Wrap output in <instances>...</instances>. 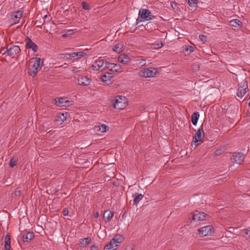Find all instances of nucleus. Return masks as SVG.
Wrapping results in <instances>:
<instances>
[{"label": "nucleus", "instance_id": "1", "mask_svg": "<svg viewBox=\"0 0 250 250\" xmlns=\"http://www.w3.org/2000/svg\"><path fill=\"white\" fill-rule=\"evenodd\" d=\"M40 63L41 59L40 58H32L29 62L28 74L32 77H35L41 68Z\"/></svg>", "mask_w": 250, "mask_h": 250}, {"label": "nucleus", "instance_id": "2", "mask_svg": "<svg viewBox=\"0 0 250 250\" xmlns=\"http://www.w3.org/2000/svg\"><path fill=\"white\" fill-rule=\"evenodd\" d=\"M114 108L123 109L127 105V99L125 96L118 95L112 100Z\"/></svg>", "mask_w": 250, "mask_h": 250}, {"label": "nucleus", "instance_id": "3", "mask_svg": "<svg viewBox=\"0 0 250 250\" xmlns=\"http://www.w3.org/2000/svg\"><path fill=\"white\" fill-rule=\"evenodd\" d=\"M158 73L157 69L150 67L139 71V75L142 77L148 78L155 77Z\"/></svg>", "mask_w": 250, "mask_h": 250}, {"label": "nucleus", "instance_id": "4", "mask_svg": "<svg viewBox=\"0 0 250 250\" xmlns=\"http://www.w3.org/2000/svg\"><path fill=\"white\" fill-rule=\"evenodd\" d=\"M139 18L143 19L144 20L149 21L155 18V16L148 9L141 8L139 12Z\"/></svg>", "mask_w": 250, "mask_h": 250}, {"label": "nucleus", "instance_id": "5", "mask_svg": "<svg viewBox=\"0 0 250 250\" xmlns=\"http://www.w3.org/2000/svg\"><path fill=\"white\" fill-rule=\"evenodd\" d=\"M248 90V83L247 81L243 80L238 86L237 95L242 98Z\"/></svg>", "mask_w": 250, "mask_h": 250}, {"label": "nucleus", "instance_id": "6", "mask_svg": "<svg viewBox=\"0 0 250 250\" xmlns=\"http://www.w3.org/2000/svg\"><path fill=\"white\" fill-rule=\"evenodd\" d=\"M107 62H104V60L98 59L96 60L92 64V67H93L94 70L103 71L105 69L107 68L108 65H106V63Z\"/></svg>", "mask_w": 250, "mask_h": 250}, {"label": "nucleus", "instance_id": "7", "mask_svg": "<svg viewBox=\"0 0 250 250\" xmlns=\"http://www.w3.org/2000/svg\"><path fill=\"white\" fill-rule=\"evenodd\" d=\"M120 243L121 241H120L119 239L117 238V236H115L104 247V250H114L119 246V244Z\"/></svg>", "mask_w": 250, "mask_h": 250}, {"label": "nucleus", "instance_id": "8", "mask_svg": "<svg viewBox=\"0 0 250 250\" xmlns=\"http://www.w3.org/2000/svg\"><path fill=\"white\" fill-rule=\"evenodd\" d=\"M199 234L201 237L210 235L213 232V227L211 226H206L198 229Z\"/></svg>", "mask_w": 250, "mask_h": 250}, {"label": "nucleus", "instance_id": "9", "mask_svg": "<svg viewBox=\"0 0 250 250\" xmlns=\"http://www.w3.org/2000/svg\"><path fill=\"white\" fill-rule=\"evenodd\" d=\"M25 42L26 48L31 49L34 52H36L38 51V46L28 37H26Z\"/></svg>", "mask_w": 250, "mask_h": 250}, {"label": "nucleus", "instance_id": "10", "mask_svg": "<svg viewBox=\"0 0 250 250\" xmlns=\"http://www.w3.org/2000/svg\"><path fill=\"white\" fill-rule=\"evenodd\" d=\"M106 65H108V66H106L107 68L109 69L110 71L117 72H122L124 71L123 68L119 64L106 62Z\"/></svg>", "mask_w": 250, "mask_h": 250}, {"label": "nucleus", "instance_id": "11", "mask_svg": "<svg viewBox=\"0 0 250 250\" xmlns=\"http://www.w3.org/2000/svg\"><path fill=\"white\" fill-rule=\"evenodd\" d=\"M206 218V214L198 210L194 211L192 213V219L195 221L204 220Z\"/></svg>", "mask_w": 250, "mask_h": 250}, {"label": "nucleus", "instance_id": "12", "mask_svg": "<svg viewBox=\"0 0 250 250\" xmlns=\"http://www.w3.org/2000/svg\"><path fill=\"white\" fill-rule=\"evenodd\" d=\"M232 160L236 164L241 165L244 160V155L241 152L233 153Z\"/></svg>", "mask_w": 250, "mask_h": 250}, {"label": "nucleus", "instance_id": "13", "mask_svg": "<svg viewBox=\"0 0 250 250\" xmlns=\"http://www.w3.org/2000/svg\"><path fill=\"white\" fill-rule=\"evenodd\" d=\"M21 52L20 48L17 45H13L8 49V56L14 58L17 55Z\"/></svg>", "mask_w": 250, "mask_h": 250}, {"label": "nucleus", "instance_id": "14", "mask_svg": "<svg viewBox=\"0 0 250 250\" xmlns=\"http://www.w3.org/2000/svg\"><path fill=\"white\" fill-rule=\"evenodd\" d=\"M91 80L86 76H80L78 78V83L80 85L87 86L90 84Z\"/></svg>", "mask_w": 250, "mask_h": 250}, {"label": "nucleus", "instance_id": "15", "mask_svg": "<svg viewBox=\"0 0 250 250\" xmlns=\"http://www.w3.org/2000/svg\"><path fill=\"white\" fill-rule=\"evenodd\" d=\"M118 60L120 62L124 64H127L130 62V58L127 55L124 54L120 55Z\"/></svg>", "mask_w": 250, "mask_h": 250}, {"label": "nucleus", "instance_id": "16", "mask_svg": "<svg viewBox=\"0 0 250 250\" xmlns=\"http://www.w3.org/2000/svg\"><path fill=\"white\" fill-rule=\"evenodd\" d=\"M114 215V212L110 210H106L103 215V218L105 223L109 222Z\"/></svg>", "mask_w": 250, "mask_h": 250}, {"label": "nucleus", "instance_id": "17", "mask_svg": "<svg viewBox=\"0 0 250 250\" xmlns=\"http://www.w3.org/2000/svg\"><path fill=\"white\" fill-rule=\"evenodd\" d=\"M132 65L141 67L146 65V60L142 58H137L134 61Z\"/></svg>", "mask_w": 250, "mask_h": 250}, {"label": "nucleus", "instance_id": "18", "mask_svg": "<svg viewBox=\"0 0 250 250\" xmlns=\"http://www.w3.org/2000/svg\"><path fill=\"white\" fill-rule=\"evenodd\" d=\"M67 115V112L58 114L56 117L55 121L56 122L62 124L66 120Z\"/></svg>", "mask_w": 250, "mask_h": 250}, {"label": "nucleus", "instance_id": "19", "mask_svg": "<svg viewBox=\"0 0 250 250\" xmlns=\"http://www.w3.org/2000/svg\"><path fill=\"white\" fill-rule=\"evenodd\" d=\"M112 78L111 76V74L110 73H107V74H104L101 76V80L106 83L107 84H109L111 82V79Z\"/></svg>", "mask_w": 250, "mask_h": 250}, {"label": "nucleus", "instance_id": "20", "mask_svg": "<svg viewBox=\"0 0 250 250\" xmlns=\"http://www.w3.org/2000/svg\"><path fill=\"white\" fill-rule=\"evenodd\" d=\"M68 103V101L66 100L65 98H58L55 99V103L56 104L60 107L66 106V104Z\"/></svg>", "mask_w": 250, "mask_h": 250}, {"label": "nucleus", "instance_id": "21", "mask_svg": "<svg viewBox=\"0 0 250 250\" xmlns=\"http://www.w3.org/2000/svg\"><path fill=\"white\" fill-rule=\"evenodd\" d=\"M202 132H203V127H202L199 129L197 132L195 134V135L193 137L194 142L195 143H197L201 140Z\"/></svg>", "mask_w": 250, "mask_h": 250}, {"label": "nucleus", "instance_id": "22", "mask_svg": "<svg viewBox=\"0 0 250 250\" xmlns=\"http://www.w3.org/2000/svg\"><path fill=\"white\" fill-rule=\"evenodd\" d=\"M132 197L134 198L133 204L137 205L139 202L143 199V195L139 194L138 193H135L132 195Z\"/></svg>", "mask_w": 250, "mask_h": 250}, {"label": "nucleus", "instance_id": "23", "mask_svg": "<svg viewBox=\"0 0 250 250\" xmlns=\"http://www.w3.org/2000/svg\"><path fill=\"white\" fill-rule=\"evenodd\" d=\"M11 239L10 236L8 234H6L4 238V250H10Z\"/></svg>", "mask_w": 250, "mask_h": 250}, {"label": "nucleus", "instance_id": "24", "mask_svg": "<svg viewBox=\"0 0 250 250\" xmlns=\"http://www.w3.org/2000/svg\"><path fill=\"white\" fill-rule=\"evenodd\" d=\"M72 54V59L78 60L86 55L84 52H73Z\"/></svg>", "mask_w": 250, "mask_h": 250}, {"label": "nucleus", "instance_id": "25", "mask_svg": "<svg viewBox=\"0 0 250 250\" xmlns=\"http://www.w3.org/2000/svg\"><path fill=\"white\" fill-rule=\"evenodd\" d=\"M91 241V239L90 237H87L83 239H81L80 240V245L81 247H84L86 246L88 244H90Z\"/></svg>", "mask_w": 250, "mask_h": 250}, {"label": "nucleus", "instance_id": "26", "mask_svg": "<svg viewBox=\"0 0 250 250\" xmlns=\"http://www.w3.org/2000/svg\"><path fill=\"white\" fill-rule=\"evenodd\" d=\"M72 54L71 53H62L58 55V58L60 59H64L66 61L72 60Z\"/></svg>", "mask_w": 250, "mask_h": 250}, {"label": "nucleus", "instance_id": "27", "mask_svg": "<svg viewBox=\"0 0 250 250\" xmlns=\"http://www.w3.org/2000/svg\"><path fill=\"white\" fill-rule=\"evenodd\" d=\"M34 237V233L33 232H28L25 235L22 236V240L24 242H29L33 239Z\"/></svg>", "mask_w": 250, "mask_h": 250}, {"label": "nucleus", "instance_id": "28", "mask_svg": "<svg viewBox=\"0 0 250 250\" xmlns=\"http://www.w3.org/2000/svg\"><path fill=\"white\" fill-rule=\"evenodd\" d=\"M113 51L120 53L124 50V45L122 43L115 44L112 48Z\"/></svg>", "mask_w": 250, "mask_h": 250}, {"label": "nucleus", "instance_id": "29", "mask_svg": "<svg viewBox=\"0 0 250 250\" xmlns=\"http://www.w3.org/2000/svg\"><path fill=\"white\" fill-rule=\"evenodd\" d=\"M199 113L197 112H195L191 115V122L193 125H196L199 117Z\"/></svg>", "mask_w": 250, "mask_h": 250}, {"label": "nucleus", "instance_id": "30", "mask_svg": "<svg viewBox=\"0 0 250 250\" xmlns=\"http://www.w3.org/2000/svg\"><path fill=\"white\" fill-rule=\"evenodd\" d=\"M22 16V12L21 11H17L14 12L11 15V18L12 20L15 19H20Z\"/></svg>", "mask_w": 250, "mask_h": 250}, {"label": "nucleus", "instance_id": "31", "mask_svg": "<svg viewBox=\"0 0 250 250\" xmlns=\"http://www.w3.org/2000/svg\"><path fill=\"white\" fill-rule=\"evenodd\" d=\"M163 45L164 43H163L161 41L158 42H156L154 43H152L151 44V47L152 49H157L161 48L162 46H163Z\"/></svg>", "mask_w": 250, "mask_h": 250}, {"label": "nucleus", "instance_id": "32", "mask_svg": "<svg viewBox=\"0 0 250 250\" xmlns=\"http://www.w3.org/2000/svg\"><path fill=\"white\" fill-rule=\"evenodd\" d=\"M241 23V21H240L238 19H234L230 21V25L234 27H237L238 26L240 25Z\"/></svg>", "mask_w": 250, "mask_h": 250}, {"label": "nucleus", "instance_id": "33", "mask_svg": "<svg viewBox=\"0 0 250 250\" xmlns=\"http://www.w3.org/2000/svg\"><path fill=\"white\" fill-rule=\"evenodd\" d=\"M198 2V0H188V4L191 7H196Z\"/></svg>", "mask_w": 250, "mask_h": 250}, {"label": "nucleus", "instance_id": "34", "mask_svg": "<svg viewBox=\"0 0 250 250\" xmlns=\"http://www.w3.org/2000/svg\"><path fill=\"white\" fill-rule=\"evenodd\" d=\"M83 8L85 10H88L91 9L90 6L85 1H83L82 3Z\"/></svg>", "mask_w": 250, "mask_h": 250}, {"label": "nucleus", "instance_id": "35", "mask_svg": "<svg viewBox=\"0 0 250 250\" xmlns=\"http://www.w3.org/2000/svg\"><path fill=\"white\" fill-rule=\"evenodd\" d=\"M194 49V48L193 46H186L185 48V52H189L188 53V54H189V53L193 52Z\"/></svg>", "mask_w": 250, "mask_h": 250}, {"label": "nucleus", "instance_id": "36", "mask_svg": "<svg viewBox=\"0 0 250 250\" xmlns=\"http://www.w3.org/2000/svg\"><path fill=\"white\" fill-rule=\"evenodd\" d=\"M18 160L17 159L12 158L10 160L9 165L11 167H13L17 164Z\"/></svg>", "mask_w": 250, "mask_h": 250}, {"label": "nucleus", "instance_id": "37", "mask_svg": "<svg viewBox=\"0 0 250 250\" xmlns=\"http://www.w3.org/2000/svg\"><path fill=\"white\" fill-rule=\"evenodd\" d=\"M100 130L102 132H104L108 129V126L105 125L103 124L100 126Z\"/></svg>", "mask_w": 250, "mask_h": 250}, {"label": "nucleus", "instance_id": "38", "mask_svg": "<svg viewBox=\"0 0 250 250\" xmlns=\"http://www.w3.org/2000/svg\"><path fill=\"white\" fill-rule=\"evenodd\" d=\"M42 127L43 128V129L45 130V131H46L48 129H49L50 127L49 126V125L48 124V123H44L43 124V125H42Z\"/></svg>", "mask_w": 250, "mask_h": 250}, {"label": "nucleus", "instance_id": "39", "mask_svg": "<svg viewBox=\"0 0 250 250\" xmlns=\"http://www.w3.org/2000/svg\"><path fill=\"white\" fill-rule=\"evenodd\" d=\"M0 54H1L2 55H5L6 54H7L8 55V49H2L1 50Z\"/></svg>", "mask_w": 250, "mask_h": 250}, {"label": "nucleus", "instance_id": "40", "mask_svg": "<svg viewBox=\"0 0 250 250\" xmlns=\"http://www.w3.org/2000/svg\"><path fill=\"white\" fill-rule=\"evenodd\" d=\"M192 69L194 70H198L199 69V65H198V64L194 63L192 65Z\"/></svg>", "mask_w": 250, "mask_h": 250}, {"label": "nucleus", "instance_id": "41", "mask_svg": "<svg viewBox=\"0 0 250 250\" xmlns=\"http://www.w3.org/2000/svg\"><path fill=\"white\" fill-rule=\"evenodd\" d=\"M206 36L203 35H199V39L202 42H205L206 41Z\"/></svg>", "mask_w": 250, "mask_h": 250}, {"label": "nucleus", "instance_id": "42", "mask_svg": "<svg viewBox=\"0 0 250 250\" xmlns=\"http://www.w3.org/2000/svg\"><path fill=\"white\" fill-rule=\"evenodd\" d=\"M222 154V150L221 149L216 150L214 153L215 156H219Z\"/></svg>", "mask_w": 250, "mask_h": 250}, {"label": "nucleus", "instance_id": "43", "mask_svg": "<svg viewBox=\"0 0 250 250\" xmlns=\"http://www.w3.org/2000/svg\"><path fill=\"white\" fill-rule=\"evenodd\" d=\"M69 210L67 208H65L62 211V214L64 216H67L68 214Z\"/></svg>", "mask_w": 250, "mask_h": 250}, {"label": "nucleus", "instance_id": "44", "mask_svg": "<svg viewBox=\"0 0 250 250\" xmlns=\"http://www.w3.org/2000/svg\"><path fill=\"white\" fill-rule=\"evenodd\" d=\"M98 250V247H97L96 246H95L94 245L91 246L90 248V250Z\"/></svg>", "mask_w": 250, "mask_h": 250}, {"label": "nucleus", "instance_id": "45", "mask_svg": "<svg viewBox=\"0 0 250 250\" xmlns=\"http://www.w3.org/2000/svg\"><path fill=\"white\" fill-rule=\"evenodd\" d=\"M141 18H139V17L138 18V19L136 20V23L138 24L140 22H142L144 21L143 19H140Z\"/></svg>", "mask_w": 250, "mask_h": 250}, {"label": "nucleus", "instance_id": "46", "mask_svg": "<svg viewBox=\"0 0 250 250\" xmlns=\"http://www.w3.org/2000/svg\"><path fill=\"white\" fill-rule=\"evenodd\" d=\"M72 71L73 73H75L78 72L79 71L78 70V69L76 67H73V69L72 70Z\"/></svg>", "mask_w": 250, "mask_h": 250}, {"label": "nucleus", "instance_id": "47", "mask_svg": "<svg viewBox=\"0 0 250 250\" xmlns=\"http://www.w3.org/2000/svg\"><path fill=\"white\" fill-rule=\"evenodd\" d=\"M16 195H20L21 194V190H18L15 191Z\"/></svg>", "mask_w": 250, "mask_h": 250}, {"label": "nucleus", "instance_id": "48", "mask_svg": "<svg viewBox=\"0 0 250 250\" xmlns=\"http://www.w3.org/2000/svg\"><path fill=\"white\" fill-rule=\"evenodd\" d=\"M245 233L247 235H249V236H250V230H249L248 229H246L245 230Z\"/></svg>", "mask_w": 250, "mask_h": 250}, {"label": "nucleus", "instance_id": "49", "mask_svg": "<svg viewBox=\"0 0 250 250\" xmlns=\"http://www.w3.org/2000/svg\"><path fill=\"white\" fill-rule=\"evenodd\" d=\"M99 216V214L98 212H96L95 214H94V217L95 218H98Z\"/></svg>", "mask_w": 250, "mask_h": 250}, {"label": "nucleus", "instance_id": "50", "mask_svg": "<svg viewBox=\"0 0 250 250\" xmlns=\"http://www.w3.org/2000/svg\"><path fill=\"white\" fill-rule=\"evenodd\" d=\"M150 23V22L149 23H147L146 25V29H147L148 28V26H149V24Z\"/></svg>", "mask_w": 250, "mask_h": 250}, {"label": "nucleus", "instance_id": "51", "mask_svg": "<svg viewBox=\"0 0 250 250\" xmlns=\"http://www.w3.org/2000/svg\"><path fill=\"white\" fill-rule=\"evenodd\" d=\"M125 250H132V249H131L130 248H126Z\"/></svg>", "mask_w": 250, "mask_h": 250}, {"label": "nucleus", "instance_id": "52", "mask_svg": "<svg viewBox=\"0 0 250 250\" xmlns=\"http://www.w3.org/2000/svg\"><path fill=\"white\" fill-rule=\"evenodd\" d=\"M19 22V20H18V21H15V22H14V23H17V22Z\"/></svg>", "mask_w": 250, "mask_h": 250}, {"label": "nucleus", "instance_id": "53", "mask_svg": "<svg viewBox=\"0 0 250 250\" xmlns=\"http://www.w3.org/2000/svg\"><path fill=\"white\" fill-rule=\"evenodd\" d=\"M222 179V178L221 177L220 178H218V180H220V179Z\"/></svg>", "mask_w": 250, "mask_h": 250}, {"label": "nucleus", "instance_id": "54", "mask_svg": "<svg viewBox=\"0 0 250 250\" xmlns=\"http://www.w3.org/2000/svg\"><path fill=\"white\" fill-rule=\"evenodd\" d=\"M249 105L250 106V102L249 103Z\"/></svg>", "mask_w": 250, "mask_h": 250}, {"label": "nucleus", "instance_id": "55", "mask_svg": "<svg viewBox=\"0 0 250 250\" xmlns=\"http://www.w3.org/2000/svg\"><path fill=\"white\" fill-rule=\"evenodd\" d=\"M250 116V110L249 111Z\"/></svg>", "mask_w": 250, "mask_h": 250}, {"label": "nucleus", "instance_id": "56", "mask_svg": "<svg viewBox=\"0 0 250 250\" xmlns=\"http://www.w3.org/2000/svg\"><path fill=\"white\" fill-rule=\"evenodd\" d=\"M174 6V4H173V5H172V4H171V6Z\"/></svg>", "mask_w": 250, "mask_h": 250}, {"label": "nucleus", "instance_id": "57", "mask_svg": "<svg viewBox=\"0 0 250 250\" xmlns=\"http://www.w3.org/2000/svg\"><path fill=\"white\" fill-rule=\"evenodd\" d=\"M174 6V4H173V5H172V4H171V6Z\"/></svg>", "mask_w": 250, "mask_h": 250}]
</instances>
